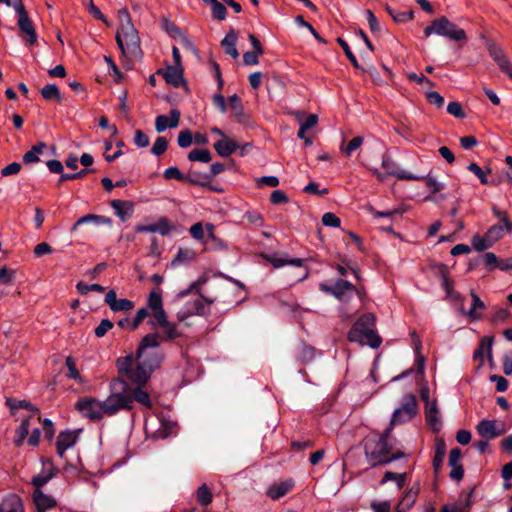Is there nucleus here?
Wrapping results in <instances>:
<instances>
[{
    "label": "nucleus",
    "mask_w": 512,
    "mask_h": 512,
    "mask_svg": "<svg viewBox=\"0 0 512 512\" xmlns=\"http://www.w3.org/2000/svg\"><path fill=\"white\" fill-rule=\"evenodd\" d=\"M134 402L147 409L153 407L148 392L140 388H131L122 379H113L110 382V395L104 401L93 397H84L76 402L75 408L84 417L97 422L105 416H114L121 410L130 411L133 409Z\"/></svg>",
    "instance_id": "nucleus-1"
},
{
    "label": "nucleus",
    "mask_w": 512,
    "mask_h": 512,
    "mask_svg": "<svg viewBox=\"0 0 512 512\" xmlns=\"http://www.w3.org/2000/svg\"><path fill=\"white\" fill-rule=\"evenodd\" d=\"M392 428L388 427L379 436H369L364 440V453L368 463L372 466L385 465L404 457L401 450H394L391 443Z\"/></svg>",
    "instance_id": "nucleus-2"
},
{
    "label": "nucleus",
    "mask_w": 512,
    "mask_h": 512,
    "mask_svg": "<svg viewBox=\"0 0 512 512\" xmlns=\"http://www.w3.org/2000/svg\"><path fill=\"white\" fill-rule=\"evenodd\" d=\"M116 365L117 379H122L131 388L141 389L152 373V366H148L142 358L134 359L131 355L118 358Z\"/></svg>",
    "instance_id": "nucleus-3"
},
{
    "label": "nucleus",
    "mask_w": 512,
    "mask_h": 512,
    "mask_svg": "<svg viewBox=\"0 0 512 512\" xmlns=\"http://www.w3.org/2000/svg\"><path fill=\"white\" fill-rule=\"evenodd\" d=\"M120 27L116 33V42L121 52L125 56L137 58L142 55L140 46V37L138 31L132 24L131 17L127 9L118 11Z\"/></svg>",
    "instance_id": "nucleus-4"
},
{
    "label": "nucleus",
    "mask_w": 512,
    "mask_h": 512,
    "mask_svg": "<svg viewBox=\"0 0 512 512\" xmlns=\"http://www.w3.org/2000/svg\"><path fill=\"white\" fill-rule=\"evenodd\" d=\"M348 340L378 348L382 339L375 331V316L372 313L361 315L349 330Z\"/></svg>",
    "instance_id": "nucleus-5"
},
{
    "label": "nucleus",
    "mask_w": 512,
    "mask_h": 512,
    "mask_svg": "<svg viewBox=\"0 0 512 512\" xmlns=\"http://www.w3.org/2000/svg\"><path fill=\"white\" fill-rule=\"evenodd\" d=\"M432 34L446 37L453 41H465L467 39L466 32L445 16L434 19L431 24L424 29V35L426 37Z\"/></svg>",
    "instance_id": "nucleus-6"
},
{
    "label": "nucleus",
    "mask_w": 512,
    "mask_h": 512,
    "mask_svg": "<svg viewBox=\"0 0 512 512\" xmlns=\"http://www.w3.org/2000/svg\"><path fill=\"white\" fill-rule=\"evenodd\" d=\"M14 9L18 14V27L21 33L27 36L25 39L26 44L29 46L34 45L37 42V33L22 3V0H17V2L14 4Z\"/></svg>",
    "instance_id": "nucleus-7"
},
{
    "label": "nucleus",
    "mask_w": 512,
    "mask_h": 512,
    "mask_svg": "<svg viewBox=\"0 0 512 512\" xmlns=\"http://www.w3.org/2000/svg\"><path fill=\"white\" fill-rule=\"evenodd\" d=\"M319 288L322 292L330 294L342 302L349 301L354 291H356V287L344 279H338L334 285L320 283Z\"/></svg>",
    "instance_id": "nucleus-8"
},
{
    "label": "nucleus",
    "mask_w": 512,
    "mask_h": 512,
    "mask_svg": "<svg viewBox=\"0 0 512 512\" xmlns=\"http://www.w3.org/2000/svg\"><path fill=\"white\" fill-rule=\"evenodd\" d=\"M417 412V400L413 394L405 395L401 407L392 415L390 425L401 424L411 420Z\"/></svg>",
    "instance_id": "nucleus-9"
},
{
    "label": "nucleus",
    "mask_w": 512,
    "mask_h": 512,
    "mask_svg": "<svg viewBox=\"0 0 512 512\" xmlns=\"http://www.w3.org/2000/svg\"><path fill=\"white\" fill-rule=\"evenodd\" d=\"M382 168L385 170L388 176H395L399 180H422L423 177H419L412 173L400 170L397 166V163L388 155L384 154L382 156Z\"/></svg>",
    "instance_id": "nucleus-10"
},
{
    "label": "nucleus",
    "mask_w": 512,
    "mask_h": 512,
    "mask_svg": "<svg viewBox=\"0 0 512 512\" xmlns=\"http://www.w3.org/2000/svg\"><path fill=\"white\" fill-rule=\"evenodd\" d=\"M110 206L114 210L115 215L122 221L126 222L133 216L135 204L129 200L115 199L110 202Z\"/></svg>",
    "instance_id": "nucleus-11"
},
{
    "label": "nucleus",
    "mask_w": 512,
    "mask_h": 512,
    "mask_svg": "<svg viewBox=\"0 0 512 512\" xmlns=\"http://www.w3.org/2000/svg\"><path fill=\"white\" fill-rule=\"evenodd\" d=\"M181 112L178 109H172L170 116L159 115L155 119V130L158 133L164 132L167 128H176L179 124Z\"/></svg>",
    "instance_id": "nucleus-12"
},
{
    "label": "nucleus",
    "mask_w": 512,
    "mask_h": 512,
    "mask_svg": "<svg viewBox=\"0 0 512 512\" xmlns=\"http://www.w3.org/2000/svg\"><path fill=\"white\" fill-rule=\"evenodd\" d=\"M173 229V225L166 217H160L157 223L149 225H137L135 230L139 233L150 232L159 233L162 236L168 235Z\"/></svg>",
    "instance_id": "nucleus-13"
},
{
    "label": "nucleus",
    "mask_w": 512,
    "mask_h": 512,
    "mask_svg": "<svg viewBox=\"0 0 512 512\" xmlns=\"http://www.w3.org/2000/svg\"><path fill=\"white\" fill-rule=\"evenodd\" d=\"M164 178L167 180L175 179L178 181H187L193 185L205 186L207 183L199 179V174L193 173L192 175L185 176L177 167H169L164 171Z\"/></svg>",
    "instance_id": "nucleus-14"
},
{
    "label": "nucleus",
    "mask_w": 512,
    "mask_h": 512,
    "mask_svg": "<svg viewBox=\"0 0 512 512\" xmlns=\"http://www.w3.org/2000/svg\"><path fill=\"white\" fill-rule=\"evenodd\" d=\"M436 270H437V274L441 278V281H442L441 285H442L443 289L445 290L446 295L453 299H459L460 294L453 290L454 282L449 277L448 267L445 264L440 263L436 266Z\"/></svg>",
    "instance_id": "nucleus-15"
},
{
    "label": "nucleus",
    "mask_w": 512,
    "mask_h": 512,
    "mask_svg": "<svg viewBox=\"0 0 512 512\" xmlns=\"http://www.w3.org/2000/svg\"><path fill=\"white\" fill-rule=\"evenodd\" d=\"M228 105L231 108L236 121L240 124H248L250 116L244 111L241 99L237 94H233L228 98Z\"/></svg>",
    "instance_id": "nucleus-16"
},
{
    "label": "nucleus",
    "mask_w": 512,
    "mask_h": 512,
    "mask_svg": "<svg viewBox=\"0 0 512 512\" xmlns=\"http://www.w3.org/2000/svg\"><path fill=\"white\" fill-rule=\"evenodd\" d=\"M478 434L485 439H493L504 433L503 429H498L495 420H482L478 423Z\"/></svg>",
    "instance_id": "nucleus-17"
},
{
    "label": "nucleus",
    "mask_w": 512,
    "mask_h": 512,
    "mask_svg": "<svg viewBox=\"0 0 512 512\" xmlns=\"http://www.w3.org/2000/svg\"><path fill=\"white\" fill-rule=\"evenodd\" d=\"M77 441V434L72 431H62L56 441L57 454L63 457L66 450L73 447Z\"/></svg>",
    "instance_id": "nucleus-18"
},
{
    "label": "nucleus",
    "mask_w": 512,
    "mask_h": 512,
    "mask_svg": "<svg viewBox=\"0 0 512 512\" xmlns=\"http://www.w3.org/2000/svg\"><path fill=\"white\" fill-rule=\"evenodd\" d=\"M158 74H162L168 84L178 88L184 84L182 67L168 66L165 70H158Z\"/></svg>",
    "instance_id": "nucleus-19"
},
{
    "label": "nucleus",
    "mask_w": 512,
    "mask_h": 512,
    "mask_svg": "<svg viewBox=\"0 0 512 512\" xmlns=\"http://www.w3.org/2000/svg\"><path fill=\"white\" fill-rule=\"evenodd\" d=\"M0 512H24L21 498L14 493L7 494L0 502Z\"/></svg>",
    "instance_id": "nucleus-20"
},
{
    "label": "nucleus",
    "mask_w": 512,
    "mask_h": 512,
    "mask_svg": "<svg viewBox=\"0 0 512 512\" xmlns=\"http://www.w3.org/2000/svg\"><path fill=\"white\" fill-rule=\"evenodd\" d=\"M293 487L294 482L292 480H285L280 483H275L269 486L266 494L270 499L277 500L285 496L288 492H290Z\"/></svg>",
    "instance_id": "nucleus-21"
},
{
    "label": "nucleus",
    "mask_w": 512,
    "mask_h": 512,
    "mask_svg": "<svg viewBox=\"0 0 512 512\" xmlns=\"http://www.w3.org/2000/svg\"><path fill=\"white\" fill-rule=\"evenodd\" d=\"M425 416L426 421L432 430L439 431L441 428V422L436 400L425 405Z\"/></svg>",
    "instance_id": "nucleus-22"
},
{
    "label": "nucleus",
    "mask_w": 512,
    "mask_h": 512,
    "mask_svg": "<svg viewBox=\"0 0 512 512\" xmlns=\"http://www.w3.org/2000/svg\"><path fill=\"white\" fill-rule=\"evenodd\" d=\"M238 148L239 146L237 145V143L228 137H224L221 140L214 143V149L221 157H229Z\"/></svg>",
    "instance_id": "nucleus-23"
},
{
    "label": "nucleus",
    "mask_w": 512,
    "mask_h": 512,
    "mask_svg": "<svg viewBox=\"0 0 512 512\" xmlns=\"http://www.w3.org/2000/svg\"><path fill=\"white\" fill-rule=\"evenodd\" d=\"M237 34L234 30L228 32L224 39L221 41V46L224 48L225 53L230 55L233 59L239 57V52L236 48Z\"/></svg>",
    "instance_id": "nucleus-24"
},
{
    "label": "nucleus",
    "mask_w": 512,
    "mask_h": 512,
    "mask_svg": "<svg viewBox=\"0 0 512 512\" xmlns=\"http://www.w3.org/2000/svg\"><path fill=\"white\" fill-rule=\"evenodd\" d=\"M159 344H160V335L158 333H149V334L145 335L142 338V340L138 346V349L136 352L137 358L138 359L142 358L145 349L157 347V346H159Z\"/></svg>",
    "instance_id": "nucleus-25"
},
{
    "label": "nucleus",
    "mask_w": 512,
    "mask_h": 512,
    "mask_svg": "<svg viewBox=\"0 0 512 512\" xmlns=\"http://www.w3.org/2000/svg\"><path fill=\"white\" fill-rule=\"evenodd\" d=\"M33 498L38 510H48L57 505V502L53 497L44 494L39 489L34 492Z\"/></svg>",
    "instance_id": "nucleus-26"
},
{
    "label": "nucleus",
    "mask_w": 512,
    "mask_h": 512,
    "mask_svg": "<svg viewBox=\"0 0 512 512\" xmlns=\"http://www.w3.org/2000/svg\"><path fill=\"white\" fill-rule=\"evenodd\" d=\"M467 169L472 172L483 185H493L497 186L498 182H495L494 180L488 179V174L491 173V169L487 168L486 170H483L477 163H470L467 167Z\"/></svg>",
    "instance_id": "nucleus-27"
},
{
    "label": "nucleus",
    "mask_w": 512,
    "mask_h": 512,
    "mask_svg": "<svg viewBox=\"0 0 512 512\" xmlns=\"http://www.w3.org/2000/svg\"><path fill=\"white\" fill-rule=\"evenodd\" d=\"M470 295L472 298V304L470 310L467 312V315L473 321L479 320L482 317V312L479 310H484L485 304L473 290L471 291Z\"/></svg>",
    "instance_id": "nucleus-28"
},
{
    "label": "nucleus",
    "mask_w": 512,
    "mask_h": 512,
    "mask_svg": "<svg viewBox=\"0 0 512 512\" xmlns=\"http://www.w3.org/2000/svg\"><path fill=\"white\" fill-rule=\"evenodd\" d=\"M489 53L503 72H506L511 68L510 61L506 57L502 49L493 46L489 49Z\"/></svg>",
    "instance_id": "nucleus-29"
},
{
    "label": "nucleus",
    "mask_w": 512,
    "mask_h": 512,
    "mask_svg": "<svg viewBox=\"0 0 512 512\" xmlns=\"http://www.w3.org/2000/svg\"><path fill=\"white\" fill-rule=\"evenodd\" d=\"M47 145L44 142H39L38 144L34 145L31 150L27 151L23 155V162L25 164H34L37 163L39 159V155L43 153V151L46 149Z\"/></svg>",
    "instance_id": "nucleus-30"
},
{
    "label": "nucleus",
    "mask_w": 512,
    "mask_h": 512,
    "mask_svg": "<svg viewBox=\"0 0 512 512\" xmlns=\"http://www.w3.org/2000/svg\"><path fill=\"white\" fill-rule=\"evenodd\" d=\"M492 342H493L492 338H489V337L482 338L480 343H479V346L477 347V349L473 353L474 359L475 360L479 359L480 362L482 363L483 356H484L485 353L488 355L489 358H491Z\"/></svg>",
    "instance_id": "nucleus-31"
},
{
    "label": "nucleus",
    "mask_w": 512,
    "mask_h": 512,
    "mask_svg": "<svg viewBox=\"0 0 512 512\" xmlns=\"http://www.w3.org/2000/svg\"><path fill=\"white\" fill-rule=\"evenodd\" d=\"M6 405L10 408V410L13 412L14 410L23 408L29 411H32L38 415H40V411L38 408H36L31 402L26 400H18L14 398H7L6 399ZM38 419L40 420V416H38Z\"/></svg>",
    "instance_id": "nucleus-32"
},
{
    "label": "nucleus",
    "mask_w": 512,
    "mask_h": 512,
    "mask_svg": "<svg viewBox=\"0 0 512 512\" xmlns=\"http://www.w3.org/2000/svg\"><path fill=\"white\" fill-rule=\"evenodd\" d=\"M446 454V445L443 440L437 441L435 445V453L432 461L433 468L435 472L441 468L443 464V460Z\"/></svg>",
    "instance_id": "nucleus-33"
},
{
    "label": "nucleus",
    "mask_w": 512,
    "mask_h": 512,
    "mask_svg": "<svg viewBox=\"0 0 512 512\" xmlns=\"http://www.w3.org/2000/svg\"><path fill=\"white\" fill-rule=\"evenodd\" d=\"M30 420L29 417L23 419L20 426L15 431L14 444L19 447L29 435Z\"/></svg>",
    "instance_id": "nucleus-34"
},
{
    "label": "nucleus",
    "mask_w": 512,
    "mask_h": 512,
    "mask_svg": "<svg viewBox=\"0 0 512 512\" xmlns=\"http://www.w3.org/2000/svg\"><path fill=\"white\" fill-rule=\"evenodd\" d=\"M268 261L273 265L274 268H281L284 265H292L296 267H301L303 265V259L301 258H282V257H276L271 256L268 258Z\"/></svg>",
    "instance_id": "nucleus-35"
},
{
    "label": "nucleus",
    "mask_w": 512,
    "mask_h": 512,
    "mask_svg": "<svg viewBox=\"0 0 512 512\" xmlns=\"http://www.w3.org/2000/svg\"><path fill=\"white\" fill-rule=\"evenodd\" d=\"M195 252L192 249L189 248H180L175 255L172 264H186L195 259Z\"/></svg>",
    "instance_id": "nucleus-36"
},
{
    "label": "nucleus",
    "mask_w": 512,
    "mask_h": 512,
    "mask_svg": "<svg viewBox=\"0 0 512 512\" xmlns=\"http://www.w3.org/2000/svg\"><path fill=\"white\" fill-rule=\"evenodd\" d=\"M41 96L47 100L60 102L62 100L59 89L54 84H47L41 89Z\"/></svg>",
    "instance_id": "nucleus-37"
},
{
    "label": "nucleus",
    "mask_w": 512,
    "mask_h": 512,
    "mask_svg": "<svg viewBox=\"0 0 512 512\" xmlns=\"http://www.w3.org/2000/svg\"><path fill=\"white\" fill-rule=\"evenodd\" d=\"M419 493V486L411 487L399 502V506L410 509L416 502Z\"/></svg>",
    "instance_id": "nucleus-38"
},
{
    "label": "nucleus",
    "mask_w": 512,
    "mask_h": 512,
    "mask_svg": "<svg viewBox=\"0 0 512 512\" xmlns=\"http://www.w3.org/2000/svg\"><path fill=\"white\" fill-rule=\"evenodd\" d=\"M147 304V308L151 309L152 311L163 309L162 295L160 289H154L149 293Z\"/></svg>",
    "instance_id": "nucleus-39"
},
{
    "label": "nucleus",
    "mask_w": 512,
    "mask_h": 512,
    "mask_svg": "<svg viewBox=\"0 0 512 512\" xmlns=\"http://www.w3.org/2000/svg\"><path fill=\"white\" fill-rule=\"evenodd\" d=\"M196 495H197V502L201 506H208L209 504L212 503L213 495L211 493L210 488L206 484H202L197 489V494Z\"/></svg>",
    "instance_id": "nucleus-40"
},
{
    "label": "nucleus",
    "mask_w": 512,
    "mask_h": 512,
    "mask_svg": "<svg viewBox=\"0 0 512 512\" xmlns=\"http://www.w3.org/2000/svg\"><path fill=\"white\" fill-rule=\"evenodd\" d=\"M388 481L396 482V485L399 489H402L406 483V473H394L391 471H386L380 483L383 485Z\"/></svg>",
    "instance_id": "nucleus-41"
},
{
    "label": "nucleus",
    "mask_w": 512,
    "mask_h": 512,
    "mask_svg": "<svg viewBox=\"0 0 512 512\" xmlns=\"http://www.w3.org/2000/svg\"><path fill=\"white\" fill-rule=\"evenodd\" d=\"M316 354L315 348L302 344L297 352V359L301 363H307L314 359Z\"/></svg>",
    "instance_id": "nucleus-42"
},
{
    "label": "nucleus",
    "mask_w": 512,
    "mask_h": 512,
    "mask_svg": "<svg viewBox=\"0 0 512 512\" xmlns=\"http://www.w3.org/2000/svg\"><path fill=\"white\" fill-rule=\"evenodd\" d=\"M211 153L207 149H194L189 152L188 159L190 161H199L203 163H208L211 161Z\"/></svg>",
    "instance_id": "nucleus-43"
},
{
    "label": "nucleus",
    "mask_w": 512,
    "mask_h": 512,
    "mask_svg": "<svg viewBox=\"0 0 512 512\" xmlns=\"http://www.w3.org/2000/svg\"><path fill=\"white\" fill-rule=\"evenodd\" d=\"M363 141V137L356 136L353 139H351L345 147L342 146L341 151L344 153L346 157H350L354 151L361 147Z\"/></svg>",
    "instance_id": "nucleus-44"
},
{
    "label": "nucleus",
    "mask_w": 512,
    "mask_h": 512,
    "mask_svg": "<svg viewBox=\"0 0 512 512\" xmlns=\"http://www.w3.org/2000/svg\"><path fill=\"white\" fill-rule=\"evenodd\" d=\"M504 228L502 225H493L491 226L485 236L489 240V242L493 245L495 242L500 240L503 237Z\"/></svg>",
    "instance_id": "nucleus-45"
},
{
    "label": "nucleus",
    "mask_w": 512,
    "mask_h": 512,
    "mask_svg": "<svg viewBox=\"0 0 512 512\" xmlns=\"http://www.w3.org/2000/svg\"><path fill=\"white\" fill-rule=\"evenodd\" d=\"M167 315L164 309L154 310L152 313V319L149 323L152 327L160 326L161 328L167 324Z\"/></svg>",
    "instance_id": "nucleus-46"
},
{
    "label": "nucleus",
    "mask_w": 512,
    "mask_h": 512,
    "mask_svg": "<svg viewBox=\"0 0 512 512\" xmlns=\"http://www.w3.org/2000/svg\"><path fill=\"white\" fill-rule=\"evenodd\" d=\"M77 291L82 294L86 295L90 291L102 293L104 292L105 288L101 286L100 284H86L84 282H78L76 285Z\"/></svg>",
    "instance_id": "nucleus-47"
},
{
    "label": "nucleus",
    "mask_w": 512,
    "mask_h": 512,
    "mask_svg": "<svg viewBox=\"0 0 512 512\" xmlns=\"http://www.w3.org/2000/svg\"><path fill=\"white\" fill-rule=\"evenodd\" d=\"M65 364L68 368L67 377L81 382V375L76 367V363L73 357L67 356L65 359Z\"/></svg>",
    "instance_id": "nucleus-48"
},
{
    "label": "nucleus",
    "mask_w": 512,
    "mask_h": 512,
    "mask_svg": "<svg viewBox=\"0 0 512 512\" xmlns=\"http://www.w3.org/2000/svg\"><path fill=\"white\" fill-rule=\"evenodd\" d=\"M471 242L476 251H484L493 246L489 242V240L487 239V237L485 235L484 236L474 235L472 237Z\"/></svg>",
    "instance_id": "nucleus-49"
},
{
    "label": "nucleus",
    "mask_w": 512,
    "mask_h": 512,
    "mask_svg": "<svg viewBox=\"0 0 512 512\" xmlns=\"http://www.w3.org/2000/svg\"><path fill=\"white\" fill-rule=\"evenodd\" d=\"M244 218L255 228H260L264 225L263 216L257 211H248L245 213Z\"/></svg>",
    "instance_id": "nucleus-50"
},
{
    "label": "nucleus",
    "mask_w": 512,
    "mask_h": 512,
    "mask_svg": "<svg viewBox=\"0 0 512 512\" xmlns=\"http://www.w3.org/2000/svg\"><path fill=\"white\" fill-rule=\"evenodd\" d=\"M225 170L224 164L220 162H215L211 165L210 171L207 174H204L202 176L199 175V179L201 181H205L208 184V180L213 178L214 176L222 173Z\"/></svg>",
    "instance_id": "nucleus-51"
},
{
    "label": "nucleus",
    "mask_w": 512,
    "mask_h": 512,
    "mask_svg": "<svg viewBox=\"0 0 512 512\" xmlns=\"http://www.w3.org/2000/svg\"><path fill=\"white\" fill-rule=\"evenodd\" d=\"M337 43L342 47L345 55L347 56V58L349 59V61L351 62V64L355 67V68H360V65L357 61V58L356 56L352 53L348 43L342 39L341 37H338L337 38Z\"/></svg>",
    "instance_id": "nucleus-52"
},
{
    "label": "nucleus",
    "mask_w": 512,
    "mask_h": 512,
    "mask_svg": "<svg viewBox=\"0 0 512 512\" xmlns=\"http://www.w3.org/2000/svg\"><path fill=\"white\" fill-rule=\"evenodd\" d=\"M167 148H168V142L165 137L161 136L155 140V142L151 148V153L156 156H160L166 152Z\"/></svg>",
    "instance_id": "nucleus-53"
},
{
    "label": "nucleus",
    "mask_w": 512,
    "mask_h": 512,
    "mask_svg": "<svg viewBox=\"0 0 512 512\" xmlns=\"http://www.w3.org/2000/svg\"><path fill=\"white\" fill-rule=\"evenodd\" d=\"M114 324L109 319H103L100 324L95 328L94 334L97 338H102L106 333L113 328Z\"/></svg>",
    "instance_id": "nucleus-54"
},
{
    "label": "nucleus",
    "mask_w": 512,
    "mask_h": 512,
    "mask_svg": "<svg viewBox=\"0 0 512 512\" xmlns=\"http://www.w3.org/2000/svg\"><path fill=\"white\" fill-rule=\"evenodd\" d=\"M90 171H92L89 168H84L76 173H62V175L59 178L58 185L61 183L68 181V180H74V179H81L84 178Z\"/></svg>",
    "instance_id": "nucleus-55"
},
{
    "label": "nucleus",
    "mask_w": 512,
    "mask_h": 512,
    "mask_svg": "<svg viewBox=\"0 0 512 512\" xmlns=\"http://www.w3.org/2000/svg\"><path fill=\"white\" fill-rule=\"evenodd\" d=\"M134 307V303L129 299H117L116 302L110 308L114 312L118 311H129Z\"/></svg>",
    "instance_id": "nucleus-56"
},
{
    "label": "nucleus",
    "mask_w": 512,
    "mask_h": 512,
    "mask_svg": "<svg viewBox=\"0 0 512 512\" xmlns=\"http://www.w3.org/2000/svg\"><path fill=\"white\" fill-rule=\"evenodd\" d=\"M492 212L495 217H497L500 221L503 222L504 227L508 232H512V221L508 218V215L505 211L499 210L497 207L492 208Z\"/></svg>",
    "instance_id": "nucleus-57"
},
{
    "label": "nucleus",
    "mask_w": 512,
    "mask_h": 512,
    "mask_svg": "<svg viewBox=\"0 0 512 512\" xmlns=\"http://www.w3.org/2000/svg\"><path fill=\"white\" fill-rule=\"evenodd\" d=\"M193 135L190 130L186 129L179 133L177 142L181 148H187L192 144Z\"/></svg>",
    "instance_id": "nucleus-58"
},
{
    "label": "nucleus",
    "mask_w": 512,
    "mask_h": 512,
    "mask_svg": "<svg viewBox=\"0 0 512 512\" xmlns=\"http://www.w3.org/2000/svg\"><path fill=\"white\" fill-rule=\"evenodd\" d=\"M162 328L167 340H173L180 336V332L178 331L177 325L175 323L168 321L167 324H165Z\"/></svg>",
    "instance_id": "nucleus-59"
},
{
    "label": "nucleus",
    "mask_w": 512,
    "mask_h": 512,
    "mask_svg": "<svg viewBox=\"0 0 512 512\" xmlns=\"http://www.w3.org/2000/svg\"><path fill=\"white\" fill-rule=\"evenodd\" d=\"M422 177H423L422 180L425 179L426 186L430 189L432 194H435L444 188V185L439 183L435 177H432L430 175H427L426 177H424V176H422Z\"/></svg>",
    "instance_id": "nucleus-60"
},
{
    "label": "nucleus",
    "mask_w": 512,
    "mask_h": 512,
    "mask_svg": "<svg viewBox=\"0 0 512 512\" xmlns=\"http://www.w3.org/2000/svg\"><path fill=\"white\" fill-rule=\"evenodd\" d=\"M322 223L329 227H339L341 220L334 213L327 212L322 216Z\"/></svg>",
    "instance_id": "nucleus-61"
},
{
    "label": "nucleus",
    "mask_w": 512,
    "mask_h": 512,
    "mask_svg": "<svg viewBox=\"0 0 512 512\" xmlns=\"http://www.w3.org/2000/svg\"><path fill=\"white\" fill-rule=\"evenodd\" d=\"M148 308L143 307L137 310L136 315L131 322V330H135L142 322L143 320L148 316Z\"/></svg>",
    "instance_id": "nucleus-62"
},
{
    "label": "nucleus",
    "mask_w": 512,
    "mask_h": 512,
    "mask_svg": "<svg viewBox=\"0 0 512 512\" xmlns=\"http://www.w3.org/2000/svg\"><path fill=\"white\" fill-rule=\"evenodd\" d=\"M149 143V137L142 130L135 131L134 144L137 147L145 148L149 145Z\"/></svg>",
    "instance_id": "nucleus-63"
},
{
    "label": "nucleus",
    "mask_w": 512,
    "mask_h": 512,
    "mask_svg": "<svg viewBox=\"0 0 512 512\" xmlns=\"http://www.w3.org/2000/svg\"><path fill=\"white\" fill-rule=\"evenodd\" d=\"M447 112L456 118L462 119L465 117L463 108L458 102H450L447 106Z\"/></svg>",
    "instance_id": "nucleus-64"
}]
</instances>
